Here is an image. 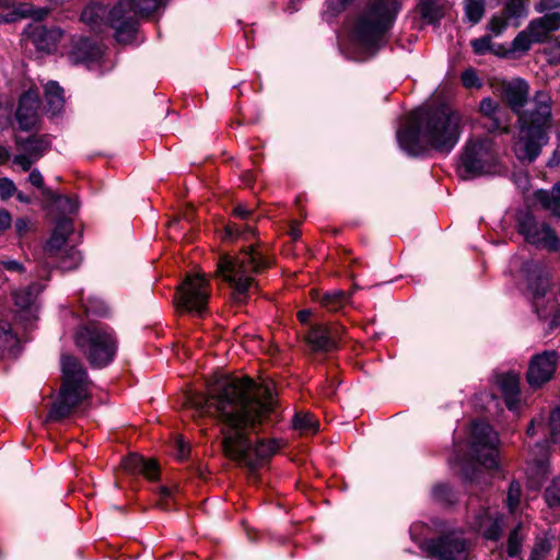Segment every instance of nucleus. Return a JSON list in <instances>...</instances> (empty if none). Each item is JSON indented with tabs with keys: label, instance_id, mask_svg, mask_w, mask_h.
Wrapping results in <instances>:
<instances>
[{
	"label": "nucleus",
	"instance_id": "1",
	"mask_svg": "<svg viewBox=\"0 0 560 560\" xmlns=\"http://www.w3.org/2000/svg\"><path fill=\"white\" fill-rule=\"evenodd\" d=\"M189 402L200 415H212L222 423L224 455L252 470L281 447L275 439L253 444L248 438L276 412L277 400L268 384H256L248 377L226 378L210 388L206 397L195 395Z\"/></svg>",
	"mask_w": 560,
	"mask_h": 560
},
{
	"label": "nucleus",
	"instance_id": "2",
	"mask_svg": "<svg viewBox=\"0 0 560 560\" xmlns=\"http://www.w3.org/2000/svg\"><path fill=\"white\" fill-rule=\"evenodd\" d=\"M493 92L517 115L518 136L513 150L521 162L530 163L537 159L548 142L551 128V97L545 91H537L530 107L528 102L529 84L522 78L498 81Z\"/></svg>",
	"mask_w": 560,
	"mask_h": 560
},
{
	"label": "nucleus",
	"instance_id": "3",
	"mask_svg": "<svg viewBox=\"0 0 560 560\" xmlns=\"http://www.w3.org/2000/svg\"><path fill=\"white\" fill-rule=\"evenodd\" d=\"M463 130V117L451 106L412 112L406 126L397 131L400 148L409 155H420L427 149L450 153Z\"/></svg>",
	"mask_w": 560,
	"mask_h": 560
},
{
	"label": "nucleus",
	"instance_id": "4",
	"mask_svg": "<svg viewBox=\"0 0 560 560\" xmlns=\"http://www.w3.org/2000/svg\"><path fill=\"white\" fill-rule=\"evenodd\" d=\"M400 9L398 0H371L358 16L353 28L355 44L374 51L383 43Z\"/></svg>",
	"mask_w": 560,
	"mask_h": 560
},
{
	"label": "nucleus",
	"instance_id": "5",
	"mask_svg": "<svg viewBox=\"0 0 560 560\" xmlns=\"http://www.w3.org/2000/svg\"><path fill=\"white\" fill-rule=\"evenodd\" d=\"M62 384L54 402L49 418L60 420L70 413L90 396L88 374L79 360L65 354L61 358Z\"/></svg>",
	"mask_w": 560,
	"mask_h": 560
},
{
	"label": "nucleus",
	"instance_id": "6",
	"mask_svg": "<svg viewBox=\"0 0 560 560\" xmlns=\"http://www.w3.org/2000/svg\"><path fill=\"white\" fill-rule=\"evenodd\" d=\"M268 265V259L250 246L241 256L222 255L218 261L215 277L228 282L236 293L245 294L253 283L252 275Z\"/></svg>",
	"mask_w": 560,
	"mask_h": 560
},
{
	"label": "nucleus",
	"instance_id": "7",
	"mask_svg": "<svg viewBox=\"0 0 560 560\" xmlns=\"http://www.w3.org/2000/svg\"><path fill=\"white\" fill-rule=\"evenodd\" d=\"M498 170V153L490 138L470 139L466 143L458 167L463 179L495 174Z\"/></svg>",
	"mask_w": 560,
	"mask_h": 560
},
{
	"label": "nucleus",
	"instance_id": "8",
	"mask_svg": "<svg viewBox=\"0 0 560 560\" xmlns=\"http://www.w3.org/2000/svg\"><path fill=\"white\" fill-rule=\"evenodd\" d=\"M164 5V0H121L108 15V23L116 30L117 40L127 43L136 32L137 20L149 16Z\"/></svg>",
	"mask_w": 560,
	"mask_h": 560
},
{
	"label": "nucleus",
	"instance_id": "9",
	"mask_svg": "<svg viewBox=\"0 0 560 560\" xmlns=\"http://www.w3.org/2000/svg\"><path fill=\"white\" fill-rule=\"evenodd\" d=\"M75 345L96 368L112 362L117 350L112 330L95 325L82 327L75 335Z\"/></svg>",
	"mask_w": 560,
	"mask_h": 560
},
{
	"label": "nucleus",
	"instance_id": "10",
	"mask_svg": "<svg viewBox=\"0 0 560 560\" xmlns=\"http://www.w3.org/2000/svg\"><path fill=\"white\" fill-rule=\"evenodd\" d=\"M210 298L209 282L205 273L189 275L178 287L175 305L178 310L202 315Z\"/></svg>",
	"mask_w": 560,
	"mask_h": 560
},
{
	"label": "nucleus",
	"instance_id": "11",
	"mask_svg": "<svg viewBox=\"0 0 560 560\" xmlns=\"http://www.w3.org/2000/svg\"><path fill=\"white\" fill-rule=\"evenodd\" d=\"M498 434L485 421H476L471 427L470 450L475 459L487 469L498 467Z\"/></svg>",
	"mask_w": 560,
	"mask_h": 560
},
{
	"label": "nucleus",
	"instance_id": "12",
	"mask_svg": "<svg viewBox=\"0 0 560 560\" xmlns=\"http://www.w3.org/2000/svg\"><path fill=\"white\" fill-rule=\"evenodd\" d=\"M518 232L525 241L537 248L558 252L560 238L549 224L526 214L518 222Z\"/></svg>",
	"mask_w": 560,
	"mask_h": 560
},
{
	"label": "nucleus",
	"instance_id": "13",
	"mask_svg": "<svg viewBox=\"0 0 560 560\" xmlns=\"http://www.w3.org/2000/svg\"><path fill=\"white\" fill-rule=\"evenodd\" d=\"M73 231V224L70 219L63 218L57 222V225L46 243L43 249V256L38 259L40 269L38 270V277L49 279V272L51 270V261H55L65 248L70 246L67 244L68 236Z\"/></svg>",
	"mask_w": 560,
	"mask_h": 560
},
{
	"label": "nucleus",
	"instance_id": "14",
	"mask_svg": "<svg viewBox=\"0 0 560 560\" xmlns=\"http://www.w3.org/2000/svg\"><path fill=\"white\" fill-rule=\"evenodd\" d=\"M425 549L438 560L468 559V544L458 534H451L436 540H430L427 542Z\"/></svg>",
	"mask_w": 560,
	"mask_h": 560
},
{
	"label": "nucleus",
	"instance_id": "15",
	"mask_svg": "<svg viewBox=\"0 0 560 560\" xmlns=\"http://www.w3.org/2000/svg\"><path fill=\"white\" fill-rule=\"evenodd\" d=\"M559 353L555 350H547L534 355L528 364L526 377L532 387H541L549 382L557 370Z\"/></svg>",
	"mask_w": 560,
	"mask_h": 560
},
{
	"label": "nucleus",
	"instance_id": "16",
	"mask_svg": "<svg viewBox=\"0 0 560 560\" xmlns=\"http://www.w3.org/2000/svg\"><path fill=\"white\" fill-rule=\"evenodd\" d=\"M340 332L337 327L316 325L306 336L307 343L315 351H331L337 348Z\"/></svg>",
	"mask_w": 560,
	"mask_h": 560
},
{
	"label": "nucleus",
	"instance_id": "17",
	"mask_svg": "<svg viewBox=\"0 0 560 560\" xmlns=\"http://www.w3.org/2000/svg\"><path fill=\"white\" fill-rule=\"evenodd\" d=\"M39 98L35 91H27L22 95L16 110V120L23 130H30L38 120Z\"/></svg>",
	"mask_w": 560,
	"mask_h": 560
},
{
	"label": "nucleus",
	"instance_id": "18",
	"mask_svg": "<svg viewBox=\"0 0 560 560\" xmlns=\"http://www.w3.org/2000/svg\"><path fill=\"white\" fill-rule=\"evenodd\" d=\"M470 525L475 530L482 533L487 539L495 540L501 534L502 517L498 515L497 511L482 509L475 514Z\"/></svg>",
	"mask_w": 560,
	"mask_h": 560
},
{
	"label": "nucleus",
	"instance_id": "19",
	"mask_svg": "<svg viewBox=\"0 0 560 560\" xmlns=\"http://www.w3.org/2000/svg\"><path fill=\"white\" fill-rule=\"evenodd\" d=\"M526 28L530 32L533 39L544 43L551 32L560 28V13H547L529 22Z\"/></svg>",
	"mask_w": 560,
	"mask_h": 560
},
{
	"label": "nucleus",
	"instance_id": "20",
	"mask_svg": "<svg viewBox=\"0 0 560 560\" xmlns=\"http://www.w3.org/2000/svg\"><path fill=\"white\" fill-rule=\"evenodd\" d=\"M497 384L504 397L506 407L516 411L518 409L520 399V376L516 373H506L497 377Z\"/></svg>",
	"mask_w": 560,
	"mask_h": 560
},
{
	"label": "nucleus",
	"instance_id": "21",
	"mask_svg": "<svg viewBox=\"0 0 560 560\" xmlns=\"http://www.w3.org/2000/svg\"><path fill=\"white\" fill-rule=\"evenodd\" d=\"M61 36L62 32L59 28L48 30L44 26H38L32 32L33 43L37 49L44 51H51Z\"/></svg>",
	"mask_w": 560,
	"mask_h": 560
},
{
	"label": "nucleus",
	"instance_id": "22",
	"mask_svg": "<svg viewBox=\"0 0 560 560\" xmlns=\"http://www.w3.org/2000/svg\"><path fill=\"white\" fill-rule=\"evenodd\" d=\"M479 110L483 116L492 119V129L504 133L509 132V122L502 119L499 103L490 97L482 98L479 104Z\"/></svg>",
	"mask_w": 560,
	"mask_h": 560
},
{
	"label": "nucleus",
	"instance_id": "23",
	"mask_svg": "<svg viewBox=\"0 0 560 560\" xmlns=\"http://www.w3.org/2000/svg\"><path fill=\"white\" fill-rule=\"evenodd\" d=\"M18 148L32 156L35 161L39 160L49 148V141L45 137L19 138Z\"/></svg>",
	"mask_w": 560,
	"mask_h": 560
},
{
	"label": "nucleus",
	"instance_id": "24",
	"mask_svg": "<svg viewBox=\"0 0 560 560\" xmlns=\"http://www.w3.org/2000/svg\"><path fill=\"white\" fill-rule=\"evenodd\" d=\"M529 518L526 515L524 520H521L515 528L510 533L508 539L506 553L509 557H516L520 555L522 549V542L527 536V525Z\"/></svg>",
	"mask_w": 560,
	"mask_h": 560
},
{
	"label": "nucleus",
	"instance_id": "25",
	"mask_svg": "<svg viewBox=\"0 0 560 560\" xmlns=\"http://www.w3.org/2000/svg\"><path fill=\"white\" fill-rule=\"evenodd\" d=\"M19 338L12 332L8 322H0V358L14 355L19 348Z\"/></svg>",
	"mask_w": 560,
	"mask_h": 560
},
{
	"label": "nucleus",
	"instance_id": "26",
	"mask_svg": "<svg viewBox=\"0 0 560 560\" xmlns=\"http://www.w3.org/2000/svg\"><path fill=\"white\" fill-rule=\"evenodd\" d=\"M44 289V285L38 283H32L27 288L18 290L13 293L15 305L21 310L31 311L37 295Z\"/></svg>",
	"mask_w": 560,
	"mask_h": 560
},
{
	"label": "nucleus",
	"instance_id": "27",
	"mask_svg": "<svg viewBox=\"0 0 560 560\" xmlns=\"http://www.w3.org/2000/svg\"><path fill=\"white\" fill-rule=\"evenodd\" d=\"M536 199L547 210L553 214L560 213V182L551 190H538Z\"/></svg>",
	"mask_w": 560,
	"mask_h": 560
},
{
	"label": "nucleus",
	"instance_id": "28",
	"mask_svg": "<svg viewBox=\"0 0 560 560\" xmlns=\"http://www.w3.org/2000/svg\"><path fill=\"white\" fill-rule=\"evenodd\" d=\"M62 93V89L55 81H50L45 85V97L48 110L51 112L52 115L60 113L63 107L65 98Z\"/></svg>",
	"mask_w": 560,
	"mask_h": 560
},
{
	"label": "nucleus",
	"instance_id": "29",
	"mask_svg": "<svg viewBox=\"0 0 560 560\" xmlns=\"http://www.w3.org/2000/svg\"><path fill=\"white\" fill-rule=\"evenodd\" d=\"M549 288V279L547 276L538 275L535 279L529 281V290L533 293L534 305L539 316L545 317L547 313L541 310L539 300L546 295L547 289Z\"/></svg>",
	"mask_w": 560,
	"mask_h": 560
},
{
	"label": "nucleus",
	"instance_id": "30",
	"mask_svg": "<svg viewBox=\"0 0 560 560\" xmlns=\"http://www.w3.org/2000/svg\"><path fill=\"white\" fill-rule=\"evenodd\" d=\"M82 257L80 253L72 246L65 248V252L59 257L51 261V268L57 267L61 270L68 271L75 269L81 264Z\"/></svg>",
	"mask_w": 560,
	"mask_h": 560
},
{
	"label": "nucleus",
	"instance_id": "31",
	"mask_svg": "<svg viewBox=\"0 0 560 560\" xmlns=\"http://www.w3.org/2000/svg\"><path fill=\"white\" fill-rule=\"evenodd\" d=\"M419 11L423 20L435 23L444 15V8L436 0H421Z\"/></svg>",
	"mask_w": 560,
	"mask_h": 560
},
{
	"label": "nucleus",
	"instance_id": "32",
	"mask_svg": "<svg viewBox=\"0 0 560 560\" xmlns=\"http://www.w3.org/2000/svg\"><path fill=\"white\" fill-rule=\"evenodd\" d=\"M318 427V421L308 412H298L293 418V428L301 434H313Z\"/></svg>",
	"mask_w": 560,
	"mask_h": 560
},
{
	"label": "nucleus",
	"instance_id": "33",
	"mask_svg": "<svg viewBox=\"0 0 560 560\" xmlns=\"http://www.w3.org/2000/svg\"><path fill=\"white\" fill-rule=\"evenodd\" d=\"M553 540L555 536L550 535L549 533H545L542 536H538L535 540L528 560H544L551 550Z\"/></svg>",
	"mask_w": 560,
	"mask_h": 560
},
{
	"label": "nucleus",
	"instance_id": "34",
	"mask_svg": "<svg viewBox=\"0 0 560 560\" xmlns=\"http://www.w3.org/2000/svg\"><path fill=\"white\" fill-rule=\"evenodd\" d=\"M348 299L346 292L337 290L324 294L320 299V304L330 312H337L347 304Z\"/></svg>",
	"mask_w": 560,
	"mask_h": 560
},
{
	"label": "nucleus",
	"instance_id": "35",
	"mask_svg": "<svg viewBox=\"0 0 560 560\" xmlns=\"http://www.w3.org/2000/svg\"><path fill=\"white\" fill-rule=\"evenodd\" d=\"M533 44H537V42L533 39L530 32L525 28L513 39L510 51L524 54L530 49Z\"/></svg>",
	"mask_w": 560,
	"mask_h": 560
},
{
	"label": "nucleus",
	"instance_id": "36",
	"mask_svg": "<svg viewBox=\"0 0 560 560\" xmlns=\"http://www.w3.org/2000/svg\"><path fill=\"white\" fill-rule=\"evenodd\" d=\"M465 14L469 22L477 24L485 13V0H465Z\"/></svg>",
	"mask_w": 560,
	"mask_h": 560
},
{
	"label": "nucleus",
	"instance_id": "37",
	"mask_svg": "<svg viewBox=\"0 0 560 560\" xmlns=\"http://www.w3.org/2000/svg\"><path fill=\"white\" fill-rule=\"evenodd\" d=\"M545 501L549 509L560 506V476L555 478L545 491Z\"/></svg>",
	"mask_w": 560,
	"mask_h": 560
},
{
	"label": "nucleus",
	"instance_id": "38",
	"mask_svg": "<svg viewBox=\"0 0 560 560\" xmlns=\"http://www.w3.org/2000/svg\"><path fill=\"white\" fill-rule=\"evenodd\" d=\"M521 485L517 481H512L506 497V505L510 513L514 514L521 500Z\"/></svg>",
	"mask_w": 560,
	"mask_h": 560
},
{
	"label": "nucleus",
	"instance_id": "39",
	"mask_svg": "<svg viewBox=\"0 0 560 560\" xmlns=\"http://www.w3.org/2000/svg\"><path fill=\"white\" fill-rule=\"evenodd\" d=\"M550 441L560 447V408L552 411L549 419Z\"/></svg>",
	"mask_w": 560,
	"mask_h": 560
},
{
	"label": "nucleus",
	"instance_id": "40",
	"mask_svg": "<svg viewBox=\"0 0 560 560\" xmlns=\"http://www.w3.org/2000/svg\"><path fill=\"white\" fill-rule=\"evenodd\" d=\"M525 13V0H509L503 12V14L509 19L521 18Z\"/></svg>",
	"mask_w": 560,
	"mask_h": 560
},
{
	"label": "nucleus",
	"instance_id": "41",
	"mask_svg": "<svg viewBox=\"0 0 560 560\" xmlns=\"http://www.w3.org/2000/svg\"><path fill=\"white\" fill-rule=\"evenodd\" d=\"M14 232L18 238L22 240L34 230V223L26 217L18 218L14 221Z\"/></svg>",
	"mask_w": 560,
	"mask_h": 560
},
{
	"label": "nucleus",
	"instance_id": "42",
	"mask_svg": "<svg viewBox=\"0 0 560 560\" xmlns=\"http://www.w3.org/2000/svg\"><path fill=\"white\" fill-rule=\"evenodd\" d=\"M509 18L503 13L499 15H493L488 24V30L493 36L501 35L508 27Z\"/></svg>",
	"mask_w": 560,
	"mask_h": 560
},
{
	"label": "nucleus",
	"instance_id": "43",
	"mask_svg": "<svg viewBox=\"0 0 560 560\" xmlns=\"http://www.w3.org/2000/svg\"><path fill=\"white\" fill-rule=\"evenodd\" d=\"M143 465L144 458L137 454H131L121 462L122 468L129 472H140L141 466Z\"/></svg>",
	"mask_w": 560,
	"mask_h": 560
},
{
	"label": "nucleus",
	"instance_id": "44",
	"mask_svg": "<svg viewBox=\"0 0 560 560\" xmlns=\"http://www.w3.org/2000/svg\"><path fill=\"white\" fill-rule=\"evenodd\" d=\"M471 47L474 49V52L477 55H485L488 51H492L491 36L485 35L482 37L471 40Z\"/></svg>",
	"mask_w": 560,
	"mask_h": 560
},
{
	"label": "nucleus",
	"instance_id": "45",
	"mask_svg": "<svg viewBox=\"0 0 560 560\" xmlns=\"http://www.w3.org/2000/svg\"><path fill=\"white\" fill-rule=\"evenodd\" d=\"M16 186L12 179L8 177L0 178V199L8 200L16 192Z\"/></svg>",
	"mask_w": 560,
	"mask_h": 560
},
{
	"label": "nucleus",
	"instance_id": "46",
	"mask_svg": "<svg viewBox=\"0 0 560 560\" xmlns=\"http://www.w3.org/2000/svg\"><path fill=\"white\" fill-rule=\"evenodd\" d=\"M102 11L101 8H96L94 5L86 7L81 14V19L84 23L89 24L91 27H97V18L98 12Z\"/></svg>",
	"mask_w": 560,
	"mask_h": 560
},
{
	"label": "nucleus",
	"instance_id": "47",
	"mask_svg": "<svg viewBox=\"0 0 560 560\" xmlns=\"http://www.w3.org/2000/svg\"><path fill=\"white\" fill-rule=\"evenodd\" d=\"M462 82L465 88L472 89V88H480L481 82L480 79L477 75V72L474 69H467L462 73Z\"/></svg>",
	"mask_w": 560,
	"mask_h": 560
},
{
	"label": "nucleus",
	"instance_id": "48",
	"mask_svg": "<svg viewBox=\"0 0 560 560\" xmlns=\"http://www.w3.org/2000/svg\"><path fill=\"white\" fill-rule=\"evenodd\" d=\"M48 11L46 9H32L26 5H23L16 14L21 18L32 16L34 20H43L47 15Z\"/></svg>",
	"mask_w": 560,
	"mask_h": 560
},
{
	"label": "nucleus",
	"instance_id": "49",
	"mask_svg": "<svg viewBox=\"0 0 560 560\" xmlns=\"http://www.w3.org/2000/svg\"><path fill=\"white\" fill-rule=\"evenodd\" d=\"M140 474L151 480L158 478L159 467L156 462L154 459H144V465L141 466Z\"/></svg>",
	"mask_w": 560,
	"mask_h": 560
},
{
	"label": "nucleus",
	"instance_id": "50",
	"mask_svg": "<svg viewBox=\"0 0 560 560\" xmlns=\"http://www.w3.org/2000/svg\"><path fill=\"white\" fill-rule=\"evenodd\" d=\"M12 162L15 165H19L23 172H27L36 161L23 151L22 153L14 155Z\"/></svg>",
	"mask_w": 560,
	"mask_h": 560
},
{
	"label": "nucleus",
	"instance_id": "51",
	"mask_svg": "<svg viewBox=\"0 0 560 560\" xmlns=\"http://www.w3.org/2000/svg\"><path fill=\"white\" fill-rule=\"evenodd\" d=\"M175 445L177 450V457L184 459L189 453L188 443L182 436H178L175 441Z\"/></svg>",
	"mask_w": 560,
	"mask_h": 560
},
{
	"label": "nucleus",
	"instance_id": "52",
	"mask_svg": "<svg viewBox=\"0 0 560 560\" xmlns=\"http://www.w3.org/2000/svg\"><path fill=\"white\" fill-rule=\"evenodd\" d=\"M560 8V0H540L536 7L538 12L553 10Z\"/></svg>",
	"mask_w": 560,
	"mask_h": 560
},
{
	"label": "nucleus",
	"instance_id": "53",
	"mask_svg": "<svg viewBox=\"0 0 560 560\" xmlns=\"http://www.w3.org/2000/svg\"><path fill=\"white\" fill-rule=\"evenodd\" d=\"M0 265L9 271H16V272L25 271V267L16 260H12V259L1 260Z\"/></svg>",
	"mask_w": 560,
	"mask_h": 560
},
{
	"label": "nucleus",
	"instance_id": "54",
	"mask_svg": "<svg viewBox=\"0 0 560 560\" xmlns=\"http://www.w3.org/2000/svg\"><path fill=\"white\" fill-rule=\"evenodd\" d=\"M12 224V218L8 210L0 209V231L8 230Z\"/></svg>",
	"mask_w": 560,
	"mask_h": 560
},
{
	"label": "nucleus",
	"instance_id": "55",
	"mask_svg": "<svg viewBox=\"0 0 560 560\" xmlns=\"http://www.w3.org/2000/svg\"><path fill=\"white\" fill-rule=\"evenodd\" d=\"M28 182L31 185L37 188H42L44 186V178L38 170H33L30 173Z\"/></svg>",
	"mask_w": 560,
	"mask_h": 560
},
{
	"label": "nucleus",
	"instance_id": "56",
	"mask_svg": "<svg viewBox=\"0 0 560 560\" xmlns=\"http://www.w3.org/2000/svg\"><path fill=\"white\" fill-rule=\"evenodd\" d=\"M243 233V229L233 223V224H228L225 226V237L226 238H235V237H238L241 234Z\"/></svg>",
	"mask_w": 560,
	"mask_h": 560
},
{
	"label": "nucleus",
	"instance_id": "57",
	"mask_svg": "<svg viewBox=\"0 0 560 560\" xmlns=\"http://www.w3.org/2000/svg\"><path fill=\"white\" fill-rule=\"evenodd\" d=\"M450 489L446 486L440 485L433 489V494L438 500H447Z\"/></svg>",
	"mask_w": 560,
	"mask_h": 560
},
{
	"label": "nucleus",
	"instance_id": "58",
	"mask_svg": "<svg viewBox=\"0 0 560 560\" xmlns=\"http://www.w3.org/2000/svg\"><path fill=\"white\" fill-rule=\"evenodd\" d=\"M234 214L240 218V219H247L249 218V215L252 214V210L248 209L247 207L243 206V205H237L235 208H234Z\"/></svg>",
	"mask_w": 560,
	"mask_h": 560
},
{
	"label": "nucleus",
	"instance_id": "59",
	"mask_svg": "<svg viewBox=\"0 0 560 560\" xmlns=\"http://www.w3.org/2000/svg\"><path fill=\"white\" fill-rule=\"evenodd\" d=\"M298 317L302 323H306L311 317V311L310 310H302L298 313Z\"/></svg>",
	"mask_w": 560,
	"mask_h": 560
},
{
	"label": "nucleus",
	"instance_id": "60",
	"mask_svg": "<svg viewBox=\"0 0 560 560\" xmlns=\"http://www.w3.org/2000/svg\"><path fill=\"white\" fill-rule=\"evenodd\" d=\"M16 194V198L18 200H20L21 202H24V203H30L31 202V198L27 197L26 195H24L23 192H15Z\"/></svg>",
	"mask_w": 560,
	"mask_h": 560
},
{
	"label": "nucleus",
	"instance_id": "61",
	"mask_svg": "<svg viewBox=\"0 0 560 560\" xmlns=\"http://www.w3.org/2000/svg\"><path fill=\"white\" fill-rule=\"evenodd\" d=\"M9 156L8 152L5 149H3L2 147H0V162L7 160Z\"/></svg>",
	"mask_w": 560,
	"mask_h": 560
},
{
	"label": "nucleus",
	"instance_id": "62",
	"mask_svg": "<svg viewBox=\"0 0 560 560\" xmlns=\"http://www.w3.org/2000/svg\"><path fill=\"white\" fill-rule=\"evenodd\" d=\"M290 235H291L292 240H298L300 237V231L296 229H292L290 231Z\"/></svg>",
	"mask_w": 560,
	"mask_h": 560
},
{
	"label": "nucleus",
	"instance_id": "63",
	"mask_svg": "<svg viewBox=\"0 0 560 560\" xmlns=\"http://www.w3.org/2000/svg\"><path fill=\"white\" fill-rule=\"evenodd\" d=\"M161 493H162L163 498H168L171 495V490L166 487H162Z\"/></svg>",
	"mask_w": 560,
	"mask_h": 560
},
{
	"label": "nucleus",
	"instance_id": "64",
	"mask_svg": "<svg viewBox=\"0 0 560 560\" xmlns=\"http://www.w3.org/2000/svg\"><path fill=\"white\" fill-rule=\"evenodd\" d=\"M534 432H535V423L532 422L530 425L527 429V434L528 435H534Z\"/></svg>",
	"mask_w": 560,
	"mask_h": 560
}]
</instances>
